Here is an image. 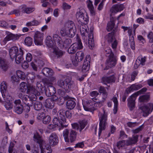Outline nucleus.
Wrapping results in <instances>:
<instances>
[{
  "label": "nucleus",
  "instance_id": "5",
  "mask_svg": "<svg viewBox=\"0 0 153 153\" xmlns=\"http://www.w3.org/2000/svg\"><path fill=\"white\" fill-rule=\"evenodd\" d=\"M37 98V97L35 95L32 96L25 95L22 97V101L26 105L29 106H32L33 102L36 101Z\"/></svg>",
  "mask_w": 153,
  "mask_h": 153
},
{
  "label": "nucleus",
  "instance_id": "24",
  "mask_svg": "<svg viewBox=\"0 0 153 153\" xmlns=\"http://www.w3.org/2000/svg\"><path fill=\"white\" fill-rule=\"evenodd\" d=\"M9 67L8 62L5 61L1 58L0 57V68L2 71H6Z\"/></svg>",
  "mask_w": 153,
  "mask_h": 153
},
{
  "label": "nucleus",
  "instance_id": "45",
  "mask_svg": "<svg viewBox=\"0 0 153 153\" xmlns=\"http://www.w3.org/2000/svg\"><path fill=\"white\" fill-rule=\"evenodd\" d=\"M106 88H107V87L105 88L103 86H101L100 87L99 91L101 94L102 93L103 95L102 98L104 100H105L107 97L108 93L106 91Z\"/></svg>",
  "mask_w": 153,
  "mask_h": 153
},
{
  "label": "nucleus",
  "instance_id": "42",
  "mask_svg": "<svg viewBox=\"0 0 153 153\" xmlns=\"http://www.w3.org/2000/svg\"><path fill=\"white\" fill-rule=\"evenodd\" d=\"M77 45L74 43L72 45L68 50V52L69 53L73 54L77 50Z\"/></svg>",
  "mask_w": 153,
  "mask_h": 153
},
{
  "label": "nucleus",
  "instance_id": "12",
  "mask_svg": "<svg viewBox=\"0 0 153 153\" xmlns=\"http://www.w3.org/2000/svg\"><path fill=\"white\" fill-rule=\"evenodd\" d=\"M87 122L85 120L80 121H79V124L74 123L71 124L73 128L76 130H79L80 133L85 128Z\"/></svg>",
  "mask_w": 153,
  "mask_h": 153
},
{
  "label": "nucleus",
  "instance_id": "37",
  "mask_svg": "<svg viewBox=\"0 0 153 153\" xmlns=\"http://www.w3.org/2000/svg\"><path fill=\"white\" fill-rule=\"evenodd\" d=\"M65 110L64 108L60 109L58 112V115L61 120H63V123L66 122V119L65 116Z\"/></svg>",
  "mask_w": 153,
  "mask_h": 153
},
{
  "label": "nucleus",
  "instance_id": "34",
  "mask_svg": "<svg viewBox=\"0 0 153 153\" xmlns=\"http://www.w3.org/2000/svg\"><path fill=\"white\" fill-rule=\"evenodd\" d=\"M88 7L90 13L92 16H94L95 14V11L92 4V2L90 0L87 1Z\"/></svg>",
  "mask_w": 153,
  "mask_h": 153
},
{
  "label": "nucleus",
  "instance_id": "32",
  "mask_svg": "<svg viewBox=\"0 0 153 153\" xmlns=\"http://www.w3.org/2000/svg\"><path fill=\"white\" fill-rule=\"evenodd\" d=\"M27 93V94H30L29 95L32 96L33 95L36 96V94L38 95L39 94V93L38 92V91L34 87L30 85L28 86Z\"/></svg>",
  "mask_w": 153,
  "mask_h": 153
},
{
  "label": "nucleus",
  "instance_id": "13",
  "mask_svg": "<svg viewBox=\"0 0 153 153\" xmlns=\"http://www.w3.org/2000/svg\"><path fill=\"white\" fill-rule=\"evenodd\" d=\"M49 145L51 146H54L57 145L59 142L58 137L56 134L55 133H53L51 134L48 139Z\"/></svg>",
  "mask_w": 153,
  "mask_h": 153
},
{
  "label": "nucleus",
  "instance_id": "11",
  "mask_svg": "<svg viewBox=\"0 0 153 153\" xmlns=\"http://www.w3.org/2000/svg\"><path fill=\"white\" fill-rule=\"evenodd\" d=\"M43 33L39 31H36L34 36V42L36 45H42L43 39Z\"/></svg>",
  "mask_w": 153,
  "mask_h": 153
},
{
  "label": "nucleus",
  "instance_id": "52",
  "mask_svg": "<svg viewBox=\"0 0 153 153\" xmlns=\"http://www.w3.org/2000/svg\"><path fill=\"white\" fill-rule=\"evenodd\" d=\"M112 100L114 103V108L113 109V111L114 114H115L117 113V111L118 101L116 97H114L112 98Z\"/></svg>",
  "mask_w": 153,
  "mask_h": 153
},
{
  "label": "nucleus",
  "instance_id": "14",
  "mask_svg": "<svg viewBox=\"0 0 153 153\" xmlns=\"http://www.w3.org/2000/svg\"><path fill=\"white\" fill-rule=\"evenodd\" d=\"M60 118L59 117H55L53 118V124L56 126H61L60 128H59V129H61L63 128L66 127L67 125L66 124V122L63 123V120H61Z\"/></svg>",
  "mask_w": 153,
  "mask_h": 153
},
{
  "label": "nucleus",
  "instance_id": "10",
  "mask_svg": "<svg viewBox=\"0 0 153 153\" xmlns=\"http://www.w3.org/2000/svg\"><path fill=\"white\" fill-rule=\"evenodd\" d=\"M45 83L48 85L45 88V93L46 95L48 97H51V95L54 94L56 93L55 88L51 83L48 84L46 81Z\"/></svg>",
  "mask_w": 153,
  "mask_h": 153
},
{
  "label": "nucleus",
  "instance_id": "9",
  "mask_svg": "<svg viewBox=\"0 0 153 153\" xmlns=\"http://www.w3.org/2000/svg\"><path fill=\"white\" fill-rule=\"evenodd\" d=\"M7 36L4 39L3 42L4 43H6L7 41L12 40L13 42L18 40L20 37L21 35L14 34L10 32H6Z\"/></svg>",
  "mask_w": 153,
  "mask_h": 153
},
{
  "label": "nucleus",
  "instance_id": "20",
  "mask_svg": "<svg viewBox=\"0 0 153 153\" xmlns=\"http://www.w3.org/2000/svg\"><path fill=\"white\" fill-rule=\"evenodd\" d=\"M76 33V28L70 30H67L63 32H61V33L62 36H67L71 38L75 36Z\"/></svg>",
  "mask_w": 153,
  "mask_h": 153
},
{
  "label": "nucleus",
  "instance_id": "50",
  "mask_svg": "<svg viewBox=\"0 0 153 153\" xmlns=\"http://www.w3.org/2000/svg\"><path fill=\"white\" fill-rule=\"evenodd\" d=\"M28 87L26 82H22L20 85V91L22 92H25L27 90Z\"/></svg>",
  "mask_w": 153,
  "mask_h": 153
},
{
  "label": "nucleus",
  "instance_id": "16",
  "mask_svg": "<svg viewBox=\"0 0 153 153\" xmlns=\"http://www.w3.org/2000/svg\"><path fill=\"white\" fill-rule=\"evenodd\" d=\"M116 78L115 75L113 74L111 76H105L102 78V82L105 84L106 85L107 83H110L114 82L115 81Z\"/></svg>",
  "mask_w": 153,
  "mask_h": 153
},
{
  "label": "nucleus",
  "instance_id": "43",
  "mask_svg": "<svg viewBox=\"0 0 153 153\" xmlns=\"http://www.w3.org/2000/svg\"><path fill=\"white\" fill-rule=\"evenodd\" d=\"M24 107L23 105H20L18 106H14V111L18 114H21L23 111Z\"/></svg>",
  "mask_w": 153,
  "mask_h": 153
},
{
  "label": "nucleus",
  "instance_id": "3",
  "mask_svg": "<svg viewBox=\"0 0 153 153\" xmlns=\"http://www.w3.org/2000/svg\"><path fill=\"white\" fill-rule=\"evenodd\" d=\"M7 85L5 82H3L1 84L0 90L2 96L3 98L6 97V100L9 101H11L13 98L8 92L7 89Z\"/></svg>",
  "mask_w": 153,
  "mask_h": 153
},
{
  "label": "nucleus",
  "instance_id": "7",
  "mask_svg": "<svg viewBox=\"0 0 153 153\" xmlns=\"http://www.w3.org/2000/svg\"><path fill=\"white\" fill-rule=\"evenodd\" d=\"M143 113V116L146 117L150 114L153 110V104L149 103L146 105H143L140 107Z\"/></svg>",
  "mask_w": 153,
  "mask_h": 153
},
{
  "label": "nucleus",
  "instance_id": "25",
  "mask_svg": "<svg viewBox=\"0 0 153 153\" xmlns=\"http://www.w3.org/2000/svg\"><path fill=\"white\" fill-rule=\"evenodd\" d=\"M43 62L41 61H38V62H32L30 63L31 66L33 69L35 71H37L39 70V68L40 69L41 66L43 65Z\"/></svg>",
  "mask_w": 153,
  "mask_h": 153
},
{
  "label": "nucleus",
  "instance_id": "1",
  "mask_svg": "<svg viewBox=\"0 0 153 153\" xmlns=\"http://www.w3.org/2000/svg\"><path fill=\"white\" fill-rule=\"evenodd\" d=\"M59 79L57 81V85L64 89L66 92H69L74 85V81L70 78L64 79L63 76L61 75H59Z\"/></svg>",
  "mask_w": 153,
  "mask_h": 153
},
{
  "label": "nucleus",
  "instance_id": "6",
  "mask_svg": "<svg viewBox=\"0 0 153 153\" xmlns=\"http://www.w3.org/2000/svg\"><path fill=\"white\" fill-rule=\"evenodd\" d=\"M116 64V59L114 56V53H112L109 55L108 59L105 62L106 67L104 70L108 69L107 67L111 68L115 66Z\"/></svg>",
  "mask_w": 153,
  "mask_h": 153
},
{
  "label": "nucleus",
  "instance_id": "33",
  "mask_svg": "<svg viewBox=\"0 0 153 153\" xmlns=\"http://www.w3.org/2000/svg\"><path fill=\"white\" fill-rule=\"evenodd\" d=\"M46 44L49 48H51L52 49L56 47L54 42L52 40L51 37L50 36H48L47 37Z\"/></svg>",
  "mask_w": 153,
  "mask_h": 153
},
{
  "label": "nucleus",
  "instance_id": "49",
  "mask_svg": "<svg viewBox=\"0 0 153 153\" xmlns=\"http://www.w3.org/2000/svg\"><path fill=\"white\" fill-rule=\"evenodd\" d=\"M34 8L33 7H26L25 6H23L22 12L23 13H30L34 10Z\"/></svg>",
  "mask_w": 153,
  "mask_h": 153
},
{
  "label": "nucleus",
  "instance_id": "28",
  "mask_svg": "<svg viewBox=\"0 0 153 153\" xmlns=\"http://www.w3.org/2000/svg\"><path fill=\"white\" fill-rule=\"evenodd\" d=\"M18 48L16 46H13L9 50V53L10 58L12 59H13L16 56V55L17 53L19 51Z\"/></svg>",
  "mask_w": 153,
  "mask_h": 153
},
{
  "label": "nucleus",
  "instance_id": "48",
  "mask_svg": "<svg viewBox=\"0 0 153 153\" xmlns=\"http://www.w3.org/2000/svg\"><path fill=\"white\" fill-rule=\"evenodd\" d=\"M72 43V40L70 38L65 39L63 42L62 41V45L63 48H68Z\"/></svg>",
  "mask_w": 153,
  "mask_h": 153
},
{
  "label": "nucleus",
  "instance_id": "36",
  "mask_svg": "<svg viewBox=\"0 0 153 153\" xmlns=\"http://www.w3.org/2000/svg\"><path fill=\"white\" fill-rule=\"evenodd\" d=\"M150 99V95L148 94L140 96L139 98V101L140 102H146Z\"/></svg>",
  "mask_w": 153,
  "mask_h": 153
},
{
  "label": "nucleus",
  "instance_id": "29",
  "mask_svg": "<svg viewBox=\"0 0 153 153\" xmlns=\"http://www.w3.org/2000/svg\"><path fill=\"white\" fill-rule=\"evenodd\" d=\"M52 52L54 56L57 58L62 57L65 53V52L56 48V47L53 49Z\"/></svg>",
  "mask_w": 153,
  "mask_h": 153
},
{
  "label": "nucleus",
  "instance_id": "15",
  "mask_svg": "<svg viewBox=\"0 0 153 153\" xmlns=\"http://www.w3.org/2000/svg\"><path fill=\"white\" fill-rule=\"evenodd\" d=\"M137 96L135 94H134L131 95L127 100L128 101V105L131 111L135 107V101Z\"/></svg>",
  "mask_w": 153,
  "mask_h": 153
},
{
  "label": "nucleus",
  "instance_id": "62",
  "mask_svg": "<svg viewBox=\"0 0 153 153\" xmlns=\"http://www.w3.org/2000/svg\"><path fill=\"white\" fill-rule=\"evenodd\" d=\"M147 37L149 39V42L150 43H153V33L150 32L148 34Z\"/></svg>",
  "mask_w": 153,
  "mask_h": 153
},
{
  "label": "nucleus",
  "instance_id": "46",
  "mask_svg": "<svg viewBox=\"0 0 153 153\" xmlns=\"http://www.w3.org/2000/svg\"><path fill=\"white\" fill-rule=\"evenodd\" d=\"M70 131L68 129H65L63 132V135L65 141L67 142H69V136Z\"/></svg>",
  "mask_w": 153,
  "mask_h": 153
},
{
  "label": "nucleus",
  "instance_id": "61",
  "mask_svg": "<svg viewBox=\"0 0 153 153\" xmlns=\"http://www.w3.org/2000/svg\"><path fill=\"white\" fill-rule=\"evenodd\" d=\"M45 115V113L44 112L39 113L38 114L37 118L39 120H43Z\"/></svg>",
  "mask_w": 153,
  "mask_h": 153
},
{
  "label": "nucleus",
  "instance_id": "40",
  "mask_svg": "<svg viewBox=\"0 0 153 153\" xmlns=\"http://www.w3.org/2000/svg\"><path fill=\"white\" fill-rule=\"evenodd\" d=\"M142 87L141 84H134L132 85L130 87L127 88V91L128 90V92H131L134 90H137L140 88Z\"/></svg>",
  "mask_w": 153,
  "mask_h": 153
},
{
  "label": "nucleus",
  "instance_id": "58",
  "mask_svg": "<svg viewBox=\"0 0 153 153\" xmlns=\"http://www.w3.org/2000/svg\"><path fill=\"white\" fill-rule=\"evenodd\" d=\"M16 74L19 78L23 80L25 79V73L20 71H16Z\"/></svg>",
  "mask_w": 153,
  "mask_h": 153
},
{
  "label": "nucleus",
  "instance_id": "44",
  "mask_svg": "<svg viewBox=\"0 0 153 153\" xmlns=\"http://www.w3.org/2000/svg\"><path fill=\"white\" fill-rule=\"evenodd\" d=\"M84 56L83 52L81 51L77 52L76 54L75 57L78 62L81 61L83 59Z\"/></svg>",
  "mask_w": 153,
  "mask_h": 153
},
{
  "label": "nucleus",
  "instance_id": "18",
  "mask_svg": "<svg viewBox=\"0 0 153 153\" xmlns=\"http://www.w3.org/2000/svg\"><path fill=\"white\" fill-rule=\"evenodd\" d=\"M90 56H87L82 67V71L83 72H85L88 71L90 66Z\"/></svg>",
  "mask_w": 153,
  "mask_h": 153
},
{
  "label": "nucleus",
  "instance_id": "21",
  "mask_svg": "<svg viewBox=\"0 0 153 153\" xmlns=\"http://www.w3.org/2000/svg\"><path fill=\"white\" fill-rule=\"evenodd\" d=\"M24 53L23 50L21 48H20L19 51H18L16 55L15 56L16 57L14 58L17 64H19L23 61V55Z\"/></svg>",
  "mask_w": 153,
  "mask_h": 153
},
{
  "label": "nucleus",
  "instance_id": "47",
  "mask_svg": "<svg viewBox=\"0 0 153 153\" xmlns=\"http://www.w3.org/2000/svg\"><path fill=\"white\" fill-rule=\"evenodd\" d=\"M115 21V20L114 19H111L110 21L108 23L107 27H108L107 30L108 31H110L114 27Z\"/></svg>",
  "mask_w": 153,
  "mask_h": 153
},
{
  "label": "nucleus",
  "instance_id": "4",
  "mask_svg": "<svg viewBox=\"0 0 153 153\" xmlns=\"http://www.w3.org/2000/svg\"><path fill=\"white\" fill-rule=\"evenodd\" d=\"M103 114H101L100 117L99 128L98 134L100 136L102 130H104L105 126L107 124L106 121L107 120V114L105 113V111L103 110Z\"/></svg>",
  "mask_w": 153,
  "mask_h": 153
},
{
  "label": "nucleus",
  "instance_id": "2",
  "mask_svg": "<svg viewBox=\"0 0 153 153\" xmlns=\"http://www.w3.org/2000/svg\"><path fill=\"white\" fill-rule=\"evenodd\" d=\"M117 30L115 28L112 32L109 33L105 37V38L108 42L109 45H111L112 48L113 49H116L117 48V42L115 39L114 35Z\"/></svg>",
  "mask_w": 153,
  "mask_h": 153
},
{
  "label": "nucleus",
  "instance_id": "53",
  "mask_svg": "<svg viewBox=\"0 0 153 153\" xmlns=\"http://www.w3.org/2000/svg\"><path fill=\"white\" fill-rule=\"evenodd\" d=\"M126 141L124 140H122L118 142L117 143L115 147H116L117 149H120L124 147L125 145L126 144Z\"/></svg>",
  "mask_w": 153,
  "mask_h": 153
},
{
  "label": "nucleus",
  "instance_id": "56",
  "mask_svg": "<svg viewBox=\"0 0 153 153\" xmlns=\"http://www.w3.org/2000/svg\"><path fill=\"white\" fill-rule=\"evenodd\" d=\"M146 59V56L143 57L142 56L140 55L138 57L137 59H138V61H140V64L142 65H145Z\"/></svg>",
  "mask_w": 153,
  "mask_h": 153
},
{
  "label": "nucleus",
  "instance_id": "51",
  "mask_svg": "<svg viewBox=\"0 0 153 153\" xmlns=\"http://www.w3.org/2000/svg\"><path fill=\"white\" fill-rule=\"evenodd\" d=\"M93 102H89V101L88 102H87L85 105H83V106L84 109L86 111H89L92 109L93 107L92 106Z\"/></svg>",
  "mask_w": 153,
  "mask_h": 153
},
{
  "label": "nucleus",
  "instance_id": "64",
  "mask_svg": "<svg viewBox=\"0 0 153 153\" xmlns=\"http://www.w3.org/2000/svg\"><path fill=\"white\" fill-rule=\"evenodd\" d=\"M88 43L89 46L91 49H92L93 48L94 46V39H88Z\"/></svg>",
  "mask_w": 153,
  "mask_h": 153
},
{
  "label": "nucleus",
  "instance_id": "23",
  "mask_svg": "<svg viewBox=\"0 0 153 153\" xmlns=\"http://www.w3.org/2000/svg\"><path fill=\"white\" fill-rule=\"evenodd\" d=\"M41 153H51L52 151L51 146L49 144H47L43 145L39 147Z\"/></svg>",
  "mask_w": 153,
  "mask_h": 153
},
{
  "label": "nucleus",
  "instance_id": "27",
  "mask_svg": "<svg viewBox=\"0 0 153 153\" xmlns=\"http://www.w3.org/2000/svg\"><path fill=\"white\" fill-rule=\"evenodd\" d=\"M124 7L122 4H116L114 5L110 10L112 13H117V12L123 10Z\"/></svg>",
  "mask_w": 153,
  "mask_h": 153
},
{
  "label": "nucleus",
  "instance_id": "39",
  "mask_svg": "<svg viewBox=\"0 0 153 153\" xmlns=\"http://www.w3.org/2000/svg\"><path fill=\"white\" fill-rule=\"evenodd\" d=\"M4 100L5 101V103L4 106L7 110H10L12 109L13 107V104L11 103V102L13 100V99L11 101H9L6 100V97L3 98Z\"/></svg>",
  "mask_w": 153,
  "mask_h": 153
},
{
  "label": "nucleus",
  "instance_id": "57",
  "mask_svg": "<svg viewBox=\"0 0 153 153\" xmlns=\"http://www.w3.org/2000/svg\"><path fill=\"white\" fill-rule=\"evenodd\" d=\"M130 44L131 48L133 50L135 49V45L134 39V37L133 36L130 37Z\"/></svg>",
  "mask_w": 153,
  "mask_h": 153
},
{
  "label": "nucleus",
  "instance_id": "38",
  "mask_svg": "<svg viewBox=\"0 0 153 153\" xmlns=\"http://www.w3.org/2000/svg\"><path fill=\"white\" fill-rule=\"evenodd\" d=\"M67 108L70 109H73L76 106V103L75 101L71 99L68 100L66 102Z\"/></svg>",
  "mask_w": 153,
  "mask_h": 153
},
{
  "label": "nucleus",
  "instance_id": "55",
  "mask_svg": "<svg viewBox=\"0 0 153 153\" xmlns=\"http://www.w3.org/2000/svg\"><path fill=\"white\" fill-rule=\"evenodd\" d=\"M77 42L74 43V44H76L77 45V49H81L83 48V46L82 43L81 42L80 39L78 37H77Z\"/></svg>",
  "mask_w": 153,
  "mask_h": 153
},
{
  "label": "nucleus",
  "instance_id": "22",
  "mask_svg": "<svg viewBox=\"0 0 153 153\" xmlns=\"http://www.w3.org/2000/svg\"><path fill=\"white\" fill-rule=\"evenodd\" d=\"M85 22L81 23L80 26V30L81 34L82 36H86L88 35V29L86 24H85Z\"/></svg>",
  "mask_w": 153,
  "mask_h": 153
},
{
  "label": "nucleus",
  "instance_id": "26",
  "mask_svg": "<svg viewBox=\"0 0 153 153\" xmlns=\"http://www.w3.org/2000/svg\"><path fill=\"white\" fill-rule=\"evenodd\" d=\"M75 28H76V27L74 22L72 21H69L65 23V28L62 29L61 32L70 30Z\"/></svg>",
  "mask_w": 153,
  "mask_h": 153
},
{
  "label": "nucleus",
  "instance_id": "60",
  "mask_svg": "<svg viewBox=\"0 0 153 153\" xmlns=\"http://www.w3.org/2000/svg\"><path fill=\"white\" fill-rule=\"evenodd\" d=\"M51 117L49 115H45L42 121L43 123L45 124H48L51 121Z\"/></svg>",
  "mask_w": 153,
  "mask_h": 153
},
{
  "label": "nucleus",
  "instance_id": "17",
  "mask_svg": "<svg viewBox=\"0 0 153 153\" xmlns=\"http://www.w3.org/2000/svg\"><path fill=\"white\" fill-rule=\"evenodd\" d=\"M33 140L39 144V147L43 145H45V141L42 139L38 132L34 134Z\"/></svg>",
  "mask_w": 153,
  "mask_h": 153
},
{
  "label": "nucleus",
  "instance_id": "41",
  "mask_svg": "<svg viewBox=\"0 0 153 153\" xmlns=\"http://www.w3.org/2000/svg\"><path fill=\"white\" fill-rule=\"evenodd\" d=\"M45 103V106L48 108L52 109L54 107V102L52 99L49 98L46 100Z\"/></svg>",
  "mask_w": 153,
  "mask_h": 153
},
{
  "label": "nucleus",
  "instance_id": "35",
  "mask_svg": "<svg viewBox=\"0 0 153 153\" xmlns=\"http://www.w3.org/2000/svg\"><path fill=\"white\" fill-rule=\"evenodd\" d=\"M77 134L76 131L73 130H70L69 135V142L72 143L76 140Z\"/></svg>",
  "mask_w": 153,
  "mask_h": 153
},
{
  "label": "nucleus",
  "instance_id": "30",
  "mask_svg": "<svg viewBox=\"0 0 153 153\" xmlns=\"http://www.w3.org/2000/svg\"><path fill=\"white\" fill-rule=\"evenodd\" d=\"M53 40L55 43L58 45L60 48H63L62 40L61 38L57 34H54L53 36Z\"/></svg>",
  "mask_w": 153,
  "mask_h": 153
},
{
  "label": "nucleus",
  "instance_id": "19",
  "mask_svg": "<svg viewBox=\"0 0 153 153\" xmlns=\"http://www.w3.org/2000/svg\"><path fill=\"white\" fill-rule=\"evenodd\" d=\"M138 135H135L132 136L131 137H129L128 140H125L126 145L130 146L135 144L138 141Z\"/></svg>",
  "mask_w": 153,
  "mask_h": 153
},
{
  "label": "nucleus",
  "instance_id": "54",
  "mask_svg": "<svg viewBox=\"0 0 153 153\" xmlns=\"http://www.w3.org/2000/svg\"><path fill=\"white\" fill-rule=\"evenodd\" d=\"M42 105L41 102L36 101L34 103V108L35 110L37 111L40 110L42 108Z\"/></svg>",
  "mask_w": 153,
  "mask_h": 153
},
{
  "label": "nucleus",
  "instance_id": "8",
  "mask_svg": "<svg viewBox=\"0 0 153 153\" xmlns=\"http://www.w3.org/2000/svg\"><path fill=\"white\" fill-rule=\"evenodd\" d=\"M76 17L79 22L81 23H83L84 22L87 23L89 20V17L86 13H83L80 11L78 12L76 14Z\"/></svg>",
  "mask_w": 153,
  "mask_h": 153
},
{
  "label": "nucleus",
  "instance_id": "31",
  "mask_svg": "<svg viewBox=\"0 0 153 153\" xmlns=\"http://www.w3.org/2000/svg\"><path fill=\"white\" fill-rule=\"evenodd\" d=\"M42 72L45 76L47 77L54 75V74L53 71L52 69L48 68H44L42 69Z\"/></svg>",
  "mask_w": 153,
  "mask_h": 153
},
{
  "label": "nucleus",
  "instance_id": "63",
  "mask_svg": "<svg viewBox=\"0 0 153 153\" xmlns=\"http://www.w3.org/2000/svg\"><path fill=\"white\" fill-rule=\"evenodd\" d=\"M147 90V88L146 87H144L140 91L135 93L134 94H135L137 96L139 94H143L144 92L146 91Z\"/></svg>",
  "mask_w": 153,
  "mask_h": 153
},
{
  "label": "nucleus",
  "instance_id": "59",
  "mask_svg": "<svg viewBox=\"0 0 153 153\" xmlns=\"http://www.w3.org/2000/svg\"><path fill=\"white\" fill-rule=\"evenodd\" d=\"M25 43L27 46H30L33 43L32 39L29 37H26L25 40Z\"/></svg>",
  "mask_w": 153,
  "mask_h": 153
}]
</instances>
